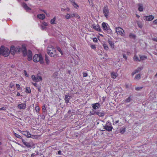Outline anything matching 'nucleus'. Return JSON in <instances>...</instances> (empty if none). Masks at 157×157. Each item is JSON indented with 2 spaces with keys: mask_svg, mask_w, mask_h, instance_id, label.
Here are the masks:
<instances>
[{
  "mask_svg": "<svg viewBox=\"0 0 157 157\" xmlns=\"http://www.w3.org/2000/svg\"><path fill=\"white\" fill-rule=\"evenodd\" d=\"M47 50L48 54L51 57H55L57 56L56 50L53 46L48 45Z\"/></svg>",
  "mask_w": 157,
  "mask_h": 157,
  "instance_id": "obj_1",
  "label": "nucleus"
},
{
  "mask_svg": "<svg viewBox=\"0 0 157 157\" xmlns=\"http://www.w3.org/2000/svg\"><path fill=\"white\" fill-rule=\"evenodd\" d=\"M10 54V51L8 48H5L2 46L1 47V54L2 55L6 57L8 56Z\"/></svg>",
  "mask_w": 157,
  "mask_h": 157,
  "instance_id": "obj_2",
  "label": "nucleus"
},
{
  "mask_svg": "<svg viewBox=\"0 0 157 157\" xmlns=\"http://www.w3.org/2000/svg\"><path fill=\"white\" fill-rule=\"evenodd\" d=\"M33 60L35 62L39 61L40 64H43L44 63L43 58L40 55L35 54L33 57Z\"/></svg>",
  "mask_w": 157,
  "mask_h": 157,
  "instance_id": "obj_3",
  "label": "nucleus"
},
{
  "mask_svg": "<svg viewBox=\"0 0 157 157\" xmlns=\"http://www.w3.org/2000/svg\"><path fill=\"white\" fill-rule=\"evenodd\" d=\"M102 28L103 30L108 33H112V30L109 27L108 24L105 22H103L102 24Z\"/></svg>",
  "mask_w": 157,
  "mask_h": 157,
  "instance_id": "obj_4",
  "label": "nucleus"
},
{
  "mask_svg": "<svg viewBox=\"0 0 157 157\" xmlns=\"http://www.w3.org/2000/svg\"><path fill=\"white\" fill-rule=\"evenodd\" d=\"M103 11L104 16L107 18L109 15V11L107 6H104L103 8Z\"/></svg>",
  "mask_w": 157,
  "mask_h": 157,
  "instance_id": "obj_5",
  "label": "nucleus"
},
{
  "mask_svg": "<svg viewBox=\"0 0 157 157\" xmlns=\"http://www.w3.org/2000/svg\"><path fill=\"white\" fill-rule=\"evenodd\" d=\"M116 31L117 34L121 35L122 36H124V31L121 27H117L116 29Z\"/></svg>",
  "mask_w": 157,
  "mask_h": 157,
  "instance_id": "obj_6",
  "label": "nucleus"
},
{
  "mask_svg": "<svg viewBox=\"0 0 157 157\" xmlns=\"http://www.w3.org/2000/svg\"><path fill=\"white\" fill-rule=\"evenodd\" d=\"M31 78L33 81L36 82L42 81V80L41 77L39 75H37L36 77L35 75H32Z\"/></svg>",
  "mask_w": 157,
  "mask_h": 157,
  "instance_id": "obj_7",
  "label": "nucleus"
},
{
  "mask_svg": "<svg viewBox=\"0 0 157 157\" xmlns=\"http://www.w3.org/2000/svg\"><path fill=\"white\" fill-rule=\"evenodd\" d=\"M104 128L108 131H111L112 130L113 127L111 126L110 123L109 121H107L105 125L104 126Z\"/></svg>",
  "mask_w": 157,
  "mask_h": 157,
  "instance_id": "obj_8",
  "label": "nucleus"
},
{
  "mask_svg": "<svg viewBox=\"0 0 157 157\" xmlns=\"http://www.w3.org/2000/svg\"><path fill=\"white\" fill-rule=\"evenodd\" d=\"M10 52L13 54L15 53V52H16L17 51L19 52L20 51V48H15V47L13 46H11L10 48Z\"/></svg>",
  "mask_w": 157,
  "mask_h": 157,
  "instance_id": "obj_9",
  "label": "nucleus"
},
{
  "mask_svg": "<svg viewBox=\"0 0 157 157\" xmlns=\"http://www.w3.org/2000/svg\"><path fill=\"white\" fill-rule=\"evenodd\" d=\"M154 18V17L152 15L145 16L144 17V20L147 21H151L153 20Z\"/></svg>",
  "mask_w": 157,
  "mask_h": 157,
  "instance_id": "obj_10",
  "label": "nucleus"
},
{
  "mask_svg": "<svg viewBox=\"0 0 157 157\" xmlns=\"http://www.w3.org/2000/svg\"><path fill=\"white\" fill-rule=\"evenodd\" d=\"M108 42L111 47V48L113 49H114L115 45L112 39H109L108 40Z\"/></svg>",
  "mask_w": 157,
  "mask_h": 157,
  "instance_id": "obj_11",
  "label": "nucleus"
},
{
  "mask_svg": "<svg viewBox=\"0 0 157 157\" xmlns=\"http://www.w3.org/2000/svg\"><path fill=\"white\" fill-rule=\"evenodd\" d=\"M93 27L94 29L98 32H101V29L98 24H93Z\"/></svg>",
  "mask_w": 157,
  "mask_h": 157,
  "instance_id": "obj_12",
  "label": "nucleus"
},
{
  "mask_svg": "<svg viewBox=\"0 0 157 157\" xmlns=\"http://www.w3.org/2000/svg\"><path fill=\"white\" fill-rule=\"evenodd\" d=\"M92 106L94 109H99L100 107V105L99 103H96L94 104H92Z\"/></svg>",
  "mask_w": 157,
  "mask_h": 157,
  "instance_id": "obj_13",
  "label": "nucleus"
},
{
  "mask_svg": "<svg viewBox=\"0 0 157 157\" xmlns=\"http://www.w3.org/2000/svg\"><path fill=\"white\" fill-rule=\"evenodd\" d=\"M27 56L28 60L29 61L32 59L33 55L32 52L31 51L29 50L28 51Z\"/></svg>",
  "mask_w": 157,
  "mask_h": 157,
  "instance_id": "obj_14",
  "label": "nucleus"
},
{
  "mask_svg": "<svg viewBox=\"0 0 157 157\" xmlns=\"http://www.w3.org/2000/svg\"><path fill=\"white\" fill-rule=\"evenodd\" d=\"M18 108L20 109H24L26 107V104L22 103L19 104L18 105Z\"/></svg>",
  "mask_w": 157,
  "mask_h": 157,
  "instance_id": "obj_15",
  "label": "nucleus"
},
{
  "mask_svg": "<svg viewBox=\"0 0 157 157\" xmlns=\"http://www.w3.org/2000/svg\"><path fill=\"white\" fill-rule=\"evenodd\" d=\"M138 10L140 12H142L144 10L143 5L142 4L139 3L138 4Z\"/></svg>",
  "mask_w": 157,
  "mask_h": 157,
  "instance_id": "obj_16",
  "label": "nucleus"
},
{
  "mask_svg": "<svg viewBox=\"0 0 157 157\" xmlns=\"http://www.w3.org/2000/svg\"><path fill=\"white\" fill-rule=\"evenodd\" d=\"M22 7L26 10L28 11L31 10V9L27 6V5L26 3H23L22 4Z\"/></svg>",
  "mask_w": 157,
  "mask_h": 157,
  "instance_id": "obj_17",
  "label": "nucleus"
},
{
  "mask_svg": "<svg viewBox=\"0 0 157 157\" xmlns=\"http://www.w3.org/2000/svg\"><path fill=\"white\" fill-rule=\"evenodd\" d=\"M117 76V74L116 72H112L111 73V77L112 78L115 79Z\"/></svg>",
  "mask_w": 157,
  "mask_h": 157,
  "instance_id": "obj_18",
  "label": "nucleus"
},
{
  "mask_svg": "<svg viewBox=\"0 0 157 157\" xmlns=\"http://www.w3.org/2000/svg\"><path fill=\"white\" fill-rule=\"evenodd\" d=\"M72 5L75 9H78L79 7V6L75 2V1L71 3Z\"/></svg>",
  "mask_w": 157,
  "mask_h": 157,
  "instance_id": "obj_19",
  "label": "nucleus"
},
{
  "mask_svg": "<svg viewBox=\"0 0 157 157\" xmlns=\"http://www.w3.org/2000/svg\"><path fill=\"white\" fill-rule=\"evenodd\" d=\"M28 138H30L32 137V135L28 131H25L24 132V134Z\"/></svg>",
  "mask_w": 157,
  "mask_h": 157,
  "instance_id": "obj_20",
  "label": "nucleus"
},
{
  "mask_svg": "<svg viewBox=\"0 0 157 157\" xmlns=\"http://www.w3.org/2000/svg\"><path fill=\"white\" fill-rule=\"evenodd\" d=\"M37 17L39 19L43 20L45 17V15L43 14H38L37 15Z\"/></svg>",
  "mask_w": 157,
  "mask_h": 157,
  "instance_id": "obj_21",
  "label": "nucleus"
},
{
  "mask_svg": "<svg viewBox=\"0 0 157 157\" xmlns=\"http://www.w3.org/2000/svg\"><path fill=\"white\" fill-rule=\"evenodd\" d=\"M70 98L67 95H65V101L66 103L67 104L69 102Z\"/></svg>",
  "mask_w": 157,
  "mask_h": 157,
  "instance_id": "obj_22",
  "label": "nucleus"
},
{
  "mask_svg": "<svg viewBox=\"0 0 157 157\" xmlns=\"http://www.w3.org/2000/svg\"><path fill=\"white\" fill-rule=\"evenodd\" d=\"M96 114L98 116L100 117L103 116L105 114L103 112H96Z\"/></svg>",
  "mask_w": 157,
  "mask_h": 157,
  "instance_id": "obj_23",
  "label": "nucleus"
},
{
  "mask_svg": "<svg viewBox=\"0 0 157 157\" xmlns=\"http://www.w3.org/2000/svg\"><path fill=\"white\" fill-rule=\"evenodd\" d=\"M22 142L27 147H31V145L29 143L26 142L24 140H23Z\"/></svg>",
  "mask_w": 157,
  "mask_h": 157,
  "instance_id": "obj_24",
  "label": "nucleus"
},
{
  "mask_svg": "<svg viewBox=\"0 0 157 157\" xmlns=\"http://www.w3.org/2000/svg\"><path fill=\"white\" fill-rule=\"evenodd\" d=\"M140 59L141 60H144L147 59V56H140Z\"/></svg>",
  "mask_w": 157,
  "mask_h": 157,
  "instance_id": "obj_25",
  "label": "nucleus"
},
{
  "mask_svg": "<svg viewBox=\"0 0 157 157\" xmlns=\"http://www.w3.org/2000/svg\"><path fill=\"white\" fill-rule=\"evenodd\" d=\"M120 131V132L123 134L125 132L126 128L125 127H123L121 128Z\"/></svg>",
  "mask_w": 157,
  "mask_h": 157,
  "instance_id": "obj_26",
  "label": "nucleus"
},
{
  "mask_svg": "<svg viewBox=\"0 0 157 157\" xmlns=\"http://www.w3.org/2000/svg\"><path fill=\"white\" fill-rule=\"evenodd\" d=\"M50 22L52 24H54L56 23V17H54L51 20Z\"/></svg>",
  "mask_w": 157,
  "mask_h": 157,
  "instance_id": "obj_27",
  "label": "nucleus"
},
{
  "mask_svg": "<svg viewBox=\"0 0 157 157\" xmlns=\"http://www.w3.org/2000/svg\"><path fill=\"white\" fill-rule=\"evenodd\" d=\"M133 59L134 61H140V60L139 59L138 57L136 55H135L133 57Z\"/></svg>",
  "mask_w": 157,
  "mask_h": 157,
  "instance_id": "obj_28",
  "label": "nucleus"
},
{
  "mask_svg": "<svg viewBox=\"0 0 157 157\" xmlns=\"http://www.w3.org/2000/svg\"><path fill=\"white\" fill-rule=\"evenodd\" d=\"M103 47L105 50H108L109 49V47L108 45L105 44H104L103 45Z\"/></svg>",
  "mask_w": 157,
  "mask_h": 157,
  "instance_id": "obj_29",
  "label": "nucleus"
},
{
  "mask_svg": "<svg viewBox=\"0 0 157 157\" xmlns=\"http://www.w3.org/2000/svg\"><path fill=\"white\" fill-rule=\"evenodd\" d=\"M58 73L57 72H56L53 73L52 76L54 78H56L58 76Z\"/></svg>",
  "mask_w": 157,
  "mask_h": 157,
  "instance_id": "obj_30",
  "label": "nucleus"
},
{
  "mask_svg": "<svg viewBox=\"0 0 157 157\" xmlns=\"http://www.w3.org/2000/svg\"><path fill=\"white\" fill-rule=\"evenodd\" d=\"M57 50L60 52V53L61 54V56L63 55V52L62 51L61 48L59 47H57Z\"/></svg>",
  "mask_w": 157,
  "mask_h": 157,
  "instance_id": "obj_31",
  "label": "nucleus"
},
{
  "mask_svg": "<svg viewBox=\"0 0 157 157\" xmlns=\"http://www.w3.org/2000/svg\"><path fill=\"white\" fill-rule=\"evenodd\" d=\"M25 92L28 93H31V90L29 87H27L26 88Z\"/></svg>",
  "mask_w": 157,
  "mask_h": 157,
  "instance_id": "obj_32",
  "label": "nucleus"
},
{
  "mask_svg": "<svg viewBox=\"0 0 157 157\" xmlns=\"http://www.w3.org/2000/svg\"><path fill=\"white\" fill-rule=\"evenodd\" d=\"M140 78V74H138L135 76V79L137 80H139Z\"/></svg>",
  "mask_w": 157,
  "mask_h": 157,
  "instance_id": "obj_33",
  "label": "nucleus"
},
{
  "mask_svg": "<svg viewBox=\"0 0 157 157\" xmlns=\"http://www.w3.org/2000/svg\"><path fill=\"white\" fill-rule=\"evenodd\" d=\"M65 18L66 19H71V16H70V14L69 13H67L66 15L65 16Z\"/></svg>",
  "mask_w": 157,
  "mask_h": 157,
  "instance_id": "obj_34",
  "label": "nucleus"
},
{
  "mask_svg": "<svg viewBox=\"0 0 157 157\" xmlns=\"http://www.w3.org/2000/svg\"><path fill=\"white\" fill-rule=\"evenodd\" d=\"M42 109L43 110V112L46 113L47 112V110L46 108L45 107V106L44 105H43L42 106Z\"/></svg>",
  "mask_w": 157,
  "mask_h": 157,
  "instance_id": "obj_35",
  "label": "nucleus"
},
{
  "mask_svg": "<svg viewBox=\"0 0 157 157\" xmlns=\"http://www.w3.org/2000/svg\"><path fill=\"white\" fill-rule=\"evenodd\" d=\"M129 36L131 38H135L136 37L135 35L134 34L132 33H130Z\"/></svg>",
  "mask_w": 157,
  "mask_h": 157,
  "instance_id": "obj_36",
  "label": "nucleus"
},
{
  "mask_svg": "<svg viewBox=\"0 0 157 157\" xmlns=\"http://www.w3.org/2000/svg\"><path fill=\"white\" fill-rule=\"evenodd\" d=\"M13 134L16 137L19 139L21 138V136L18 134L16 133L15 132H13Z\"/></svg>",
  "mask_w": 157,
  "mask_h": 157,
  "instance_id": "obj_37",
  "label": "nucleus"
},
{
  "mask_svg": "<svg viewBox=\"0 0 157 157\" xmlns=\"http://www.w3.org/2000/svg\"><path fill=\"white\" fill-rule=\"evenodd\" d=\"M35 109L37 113H38L40 111V108L38 106H36L35 107Z\"/></svg>",
  "mask_w": 157,
  "mask_h": 157,
  "instance_id": "obj_38",
  "label": "nucleus"
},
{
  "mask_svg": "<svg viewBox=\"0 0 157 157\" xmlns=\"http://www.w3.org/2000/svg\"><path fill=\"white\" fill-rule=\"evenodd\" d=\"M96 112L94 110H93L92 111H90V115H92L96 114Z\"/></svg>",
  "mask_w": 157,
  "mask_h": 157,
  "instance_id": "obj_39",
  "label": "nucleus"
},
{
  "mask_svg": "<svg viewBox=\"0 0 157 157\" xmlns=\"http://www.w3.org/2000/svg\"><path fill=\"white\" fill-rule=\"evenodd\" d=\"M75 18H77V19H79L80 18V17L79 16L78 13H75Z\"/></svg>",
  "mask_w": 157,
  "mask_h": 157,
  "instance_id": "obj_40",
  "label": "nucleus"
},
{
  "mask_svg": "<svg viewBox=\"0 0 157 157\" xmlns=\"http://www.w3.org/2000/svg\"><path fill=\"white\" fill-rule=\"evenodd\" d=\"M45 61L46 63L47 64H48L49 63V60L47 57H45Z\"/></svg>",
  "mask_w": 157,
  "mask_h": 157,
  "instance_id": "obj_41",
  "label": "nucleus"
},
{
  "mask_svg": "<svg viewBox=\"0 0 157 157\" xmlns=\"http://www.w3.org/2000/svg\"><path fill=\"white\" fill-rule=\"evenodd\" d=\"M143 88V87H136L135 88V90H141L142 88Z\"/></svg>",
  "mask_w": 157,
  "mask_h": 157,
  "instance_id": "obj_42",
  "label": "nucleus"
},
{
  "mask_svg": "<svg viewBox=\"0 0 157 157\" xmlns=\"http://www.w3.org/2000/svg\"><path fill=\"white\" fill-rule=\"evenodd\" d=\"M131 100V98L130 97H128L125 100V101L127 102H129Z\"/></svg>",
  "mask_w": 157,
  "mask_h": 157,
  "instance_id": "obj_43",
  "label": "nucleus"
},
{
  "mask_svg": "<svg viewBox=\"0 0 157 157\" xmlns=\"http://www.w3.org/2000/svg\"><path fill=\"white\" fill-rule=\"evenodd\" d=\"M90 47L91 48L94 50L96 49V47L94 45H91Z\"/></svg>",
  "mask_w": 157,
  "mask_h": 157,
  "instance_id": "obj_44",
  "label": "nucleus"
},
{
  "mask_svg": "<svg viewBox=\"0 0 157 157\" xmlns=\"http://www.w3.org/2000/svg\"><path fill=\"white\" fill-rule=\"evenodd\" d=\"M24 74L25 75V76H26V77H29V75L27 74V72L26 71L24 70Z\"/></svg>",
  "mask_w": 157,
  "mask_h": 157,
  "instance_id": "obj_45",
  "label": "nucleus"
},
{
  "mask_svg": "<svg viewBox=\"0 0 157 157\" xmlns=\"http://www.w3.org/2000/svg\"><path fill=\"white\" fill-rule=\"evenodd\" d=\"M23 53L24 56H26L27 55V53L26 51V50L23 51Z\"/></svg>",
  "mask_w": 157,
  "mask_h": 157,
  "instance_id": "obj_46",
  "label": "nucleus"
},
{
  "mask_svg": "<svg viewBox=\"0 0 157 157\" xmlns=\"http://www.w3.org/2000/svg\"><path fill=\"white\" fill-rule=\"evenodd\" d=\"M83 76L84 77H86L88 75V74L86 72H83Z\"/></svg>",
  "mask_w": 157,
  "mask_h": 157,
  "instance_id": "obj_47",
  "label": "nucleus"
},
{
  "mask_svg": "<svg viewBox=\"0 0 157 157\" xmlns=\"http://www.w3.org/2000/svg\"><path fill=\"white\" fill-rule=\"evenodd\" d=\"M16 86H17V89L18 90H19L20 89V85L18 84H16Z\"/></svg>",
  "mask_w": 157,
  "mask_h": 157,
  "instance_id": "obj_48",
  "label": "nucleus"
},
{
  "mask_svg": "<svg viewBox=\"0 0 157 157\" xmlns=\"http://www.w3.org/2000/svg\"><path fill=\"white\" fill-rule=\"evenodd\" d=\"M14 85L13 83L11 82L10 85V87L11 88H12L14 86Z\"/></svg>",
  "mask_w": 157,
  "mask_h": 157,
  "instance_id": "obj_49",
  "label": "nucleus"
},
{
  "mask_svg": "<svg viewBox=\"0 0 157 157\" xmlns=\"http://www.w3.org/2000/svg\"><path fill=\"white\" fill-rule=\"evenodd\" d=\"M142 69V68L141 67H139L138 68L136 69V71H138V72H140Z\"/></svg>",
  "mask_w": 157,
  "mask_h": 157,
  "instance_id": "obj_50",
  "label": "nucleus"
},
{
  "mask_svg": "<svg viewBox=\"0 0 157 157\" xmlns=\"http://www.w3.org/2000/svg\"><path fill=\"white\" fill-rule=\"evenodd\" d=\"M142 69V68L141 67H139L138 68L136 69V71H138V72H140Z\"/></svg>",
  "mask_w": 157,
  "mask_h": 157,
  "instance_id": "obj_51",
  "label": "nucleus"
},
{
  "mask_svg": "<svg viewBox=\"0 0 157 157\" xmlns=\"http://www.w3.org/2000/svg\"><path fill=\"white\" fill-rule=\"evenodd\" d=\"M137 73H138V71L135 70L132 73V75H134L135 74Z\"/></svg>",
  "mask_w": 157,
  "mask_h": 157,
  "instance_id": "obj_52",
  "label": "nucleus"
},
{
  "mask_svg": "<svg viewBox=\"0 0 157 157\" xmlns=\"http://www.w3.org/2000/svg\"><path fill=\"white\" fill-rule=\"evenodd\" d=\"M93 40L94 42H97L98 41V39L96 37L94 38L93 39Z\"/></svg>",
  "mask_w": 157,
  "mask_h": 157,
  "instance_id": "obj_53",
  "label": "nucleus"
},
{
  "mask_svg": "<svg viewBox=\"0 0 157 157\" xmlns=\"http://www.w3.org/2000/svg\"><path fill=\"white\" fill-rule=\"evenodd\" d=\"M71 18H73V17H75V13H72L70 14Z\"/></svg>",
  "mask_w": 157,
  "mask_h": 157,
  "instance_id": "obj_54",
  "label": "nucleus"
},
{
  "mask_svg": "<svg viewBox=\"0 0 157 157\" xmlns=\"http://www.w3.org/2000/svg\"><path fill=\"white\" fill-rule=\"evenodd\" d=\"M37 89L40 92L41 91V86H38L37 87Z\"/></svg>",
  "mask_w": 157,
  "mask_h": 157,
  "instance_id": "obj_55",
  "label": "nucleus"
},
{
  "mask_svg": "<svg viewBox=\"0 0 157 157\" xmlns=\"http://www.w3.org/2000/svg\"><path fill=\"white\" fill-rule=\"evenodd\" d=\"M32 84L35 87H37L38 86L36 83L32 82Z\"/></svg>",
  "mask_w": 157,
  "mask_h": 157,
  "instance_id": "obj_56",
  "label": "nucleus"
},
{
  "mask_svg": "<svg viewBox=\"0 0 157 157\" xmlns=\"http://www.w3.org/2000/svg\"><path fill=\"white\" fill-rule=\"evenodd\" d=\"M42 25L44 26H47L48 25V24L46 22H44L42 23Z\"/></svg>",
  "mask_w": 157,
  "mask_h": 157,
  "instance_id": "obj_57",
  "label": "nucleus"
},
{
  "mask_svg": "<svg viewBox=\"0 0 157 157\" xmlns=\"http://www.w3.org/2000/svg\"><path fill=\"white\" fill-rule=\"evenodd\" d=\"M138 26L140 28H142V24H140V23H138Z\"/></svg>",
  "mask_w": 157,
  "mask_h": 157,
  "instance_id": "obj_58",
  "label": "nucleus"
},
{
  "mask_svg": "<svg viewBox=\"0 0 157 157\" xmlns=\"http://www.w3.org/2000/svg\"><path fill=\"white\" fill-rule=\"evenodd\" d=\"M152 40L154 41H156L157 42V38H152Z\"/></svg>",
  "mask_w": 157,
  "mask_h": 157,
  "instance_id": "obj_59",
  "label": "nucleus"
},
{
  "mask_svg": "<svg viewBox=\"0 0 157 157\" xmlns=\"http://www.w3.org/2000/svg\"><path fill=\"white\" fill-rule=\"evenodd\" d=\"M123 58L125 59H127V56L125 54H124L123 55Z\"/></svg>",
  "mask_w": 157,
  "mask_h": 157,
  "instance_id": "obj_60",
  "label": "nucleus"
},
{
  "mask_svg": "<svg viewBox=\"0 0 157 157\" xmlns=\"http://www.w3.org/2000/svg\"><path fill=\"white\" fill-rule=\"evenodd\" d=\"M6 109L4 107H2L0 108V110H5Z\"/></svg>",
  "mask_w": 157,
  "mask_h": 157,
  "instance_id": "obj_61",
  "label": "nucleus"
},
{
  "mask_svg": "<svg viewBox=\"0 0 157 157\" xmlns=\"http://www.w3.org/2000/svg\"><path fill=\"white\" fill-rule=\"evenodd\" d=\"M41 29L44 30L45 28V27L43 26V25L41 26Z\"/></svg>",
  "mask_w": 157,
  "mask_h": 157,
  "instance_id": "obj_62",
  "label": "nucleus"
},
{
  "mask_svg": "<svg viewBox=\"0 0 157 157\" xmlns=\"http://www.w3.org/2000/svg\"><path fill=\"white\" fill-rule=\"evenodd\" d=\"M58 153L60 155H61V152L60 151H58Z\"/></svg>",
  "mask_w": 157,
  "mask_h": 157,
  "instance_id": "obj_63",
  "label": "nucleus"
},
{
  "mask_svg": "<svg viewBox=\"0 0 157 157\" xmlns=\"http://www.w3.org/2000/svg\"><path fill=\"white\" fill-rule=\"evenodd\" d=\"M46 14L47 15V16L48 17H49L50 16V14L49 13H46Z\"/></svg>",
  "mask_w": 157,
  "mask_h": 157,
  "instance_id": "obj_64",
  "label": "nucleus"
}]
</instances>
